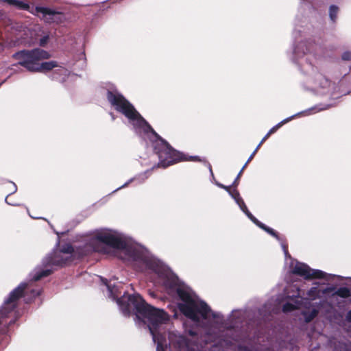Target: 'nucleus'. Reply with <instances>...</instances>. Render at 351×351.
<instances>
[{
	"label": "nucleus",
	"instance_id": "nucleus-1",
	"mask_svg": "<svg viewBox=\"0 0 351 351\" xmlns=\"http://www.w3.org/2000/svg\"><path fill=\"white\" fill-rule=\"evenodd\" d=\"M156 264L154 269H147L158 276L162 280L164 289L168 295L178 300L177 308L182 315L194 322L205 319L208 314L213 319L223 320L226 326L221 341L228 346L234 342H240L250 337L252 332H256L262 321L269 320L272 313H278L280 310L282 296L276 299L273 297L267 300L263 306L245 307L243 309H233L226 319L220 312L213 311L203 300L199 298L192 289L181 280L170 267L165 265L160 260L152 257Z\"/></svg>",
	"mask_w": 351,
	"mask_h": 351
},
{
	"label": "nucleus",
	"instance_id": "nucleus-2",
	"mask_svg": "<svg viewBox=\"0 0 351 351\" xmlns=\"http://www.w3.org/2000/svg\"><path fill=\"white\" fill-rule=\"evenodd\" d=\"M57 241L52 250L41 260L40 265L29 273V282H38L53 274L56 271L72 265L75 261L95 252L111 254L127 264L138 266L141 269H154L156 264L152 261L144 248L132 243L130 238L122 233L110 229H96L83 245H73L67 242L60 245V237L66 234L69 230L62 232L54 230Z\"/></svg>",
	"mask_w": 351,
	"mask_h": 351
},
{
	"label": "nucleus",
	"instance_id": "nucleus-3",
	"mask_svg": "<svg viewBox=\"0 0 351 351\" xmlns=\"http://www.w3.org/2000/svg\"><path fill=\"white\" fill-rule=\"evenodd\" d=\"M99 87L101 90L106 91V99L111 108L128 119L136 133L141 135L143 132L145 134H147L153 153L158 158V163L155 164L152 168L129 179L123 185L114 189L112 193L126 187L134 181H137L138 184L143 183L148 178L147 174L155 168L166 169L171 165L181 162V160L186 159V154L176 149L166 139L159 135L137 111L134 106L119 91L115 84L110 82H101Z\"/></svg>",
	"mask_w": 351,
	"mask_h": 351
},
{
	"label": "nucleus",
	"instance_id": "nucleus-4",
	"mask_svg": "<svg viewBox=\"0 0 351 351\" xmlns=\"http://www.w3.org/2000/svg\"><path fill=\"white\" fill-rule=\"evenodd\" d=\"M99 279L101 285L106 287L107 297L116 302L123 315H134L139 323L147 325L156 345V351H167L170 348L166 332L161 331L162 326L170 321V315L163 308L148 304L138 293L122 291L123 285L120 282L112 284L102 276Z\"/></svg>",
	"mask_w": 351,
	"mask_h": 351
},
{
	"label": "nucleus",
	"instance_id": "nucleus-5",
	"mask_svg": "<svg viewBox=\"0 0 351 351\" xmlns=\"http://www.w3.org/2000/svg\"><path fill=\"white\" fill-rule=\"evenodd\" d=\"M312 1H302L304 5L298 10L292 33L293 43L290 60L304 73L308 72V68L313 69L311 54L315 49V42L312 35L318 21L319 13Z\"/></svg>",
	"mask_w": 351,
	"mask_h": 351
},
{
	"label": "nucleus",
	"instance_id": "nucleus-6",
	"mask_svg": "<svg viewBox=\"0 0 351 351\" xmlns=\"http://www.w3.org/2000/svg\"><path fill=\"white\" fill-rule=\"evenodd\" d=\"M52 54L38 47L32 49H21L12 55V58L17 61L14 66H21L30 73H40L48 75L52 80L64 84L66 82L70 72L56 60H47Z\"/></svg>",
	"mask_w": 351,
	"mask_h": 351
},
{
	"label": "nucleus",
	"instance_id": "nucleus-7",
	"mask_svg": "<svg viewBox=\"0 0 351 351\" xmlns=\"http://www.w3.org/2000/svg\"><path fill=\"white\" fill-rule=\"evenodd\" d=\"M29 284L28 282H21L10 292L0 306V327L3 326L0 331L2 335H6L10 326L15 324L20 318L21 313L18 311L19 300L23 298L25 303L30 304L41 295V289H29Z\"/></svg>",
	"mask_w": 351,
	"mask_h": 351
},
{
	"label": "nucleus",
	"instance_id": "nucleus-8",
	"mask_svg": "<svg viewBox=\"0 0 351 351\" xmlns=\"http://www.w3.org/2000/svg\"><path fill=\"white\" fill-rule=\"evenodd\" d=\"M32 14L49 25L63 26L72 21L69 10L65 7L53 4L51 0H39L33 8Z\"/></svg>",
	"mask_w": 351,
	"mask_h": 351
},
{
	"label": "nucleus",
	"instance_id": "nucleus-9",
	"mask_svg": "<svg viewBox=\"0 0 351 351\" xmlns=\"http://www.w3.org/2000/svg\"><path fill=\"white\" fill-rule=\"evenodd\" d=\"M291 272L296 276L303 278L304 280H309L312 279L323 280L324 281L332 280L335 278L343 279L344 278L339 275L328 274L318 269H312L306 263L298 261L292 260L290 264Z\"/></svg>",
	"mask_w": 351,
	"mask_h": 351
},
{
	"label": "nucleus",
	"instance_id": "nucleus-10",
	"mask_svg": "<svg viewBox=\"0 0 351 351\" xmlns=\"http://www.w3.org/2000/svg\"><path fill=\"white\" fill-rule=\"evenodd\" d=\"M166 334L169 346H173L175 349L179 351H193L192 346L195 345V342L186 335L176 330H168Z\"/></svg>",
	"mask_w": 351,
	"mask_h": 351
},
{
	"label": "nucleus",
	"instance_id": "nucleus-11",
	"mask_svg": "<svg viewBox=\"0 0 351 351\" xmlns=\"http://www.w3.org/2000/svg\"><path fill=\"white\" fill-rule=\"evenodd\" d=\"M331 106L330 104H319V105H315L313 107H311L305 110H302L301 112H298L295 113V114H293L289 117H287L278 123L276 125L273 126L265 135V136L262 138V142H264L266 139L269 138V136L275 133L281 126H282L284 124L288 123L289 121L292 120L295 117L302 115V114H311L315 112H317L322 110H327Z\"/></svg>",
	"mask_w": 351,
	"mask_h": 351
},
{
	"label": "nucleus",
	"instance_id": "nucleus-12",
	"mask_svg": "<svg viewBox=\"0 0 351 351\" xmlns=\"http://www.w3.org/2000/svg\"><path fill=\"white\" fill-rule=\"evenodd\" d=\"M331 106L330 104H319V105H315L313 107H311L305 110H302L301 112H298L295 113V114H293L289 117H287L278 123L276 125L273 126L265 135V136L262 138V142H264L266 139L269 138V136L275 133L281 126H282L284 124L288 123L289 121L292 120L295 117L302 115V114H311L315 112H317L322 110H327Z\"/></svg>",
	"mask_w": 351,
	"mask_h": 351
},
{
	"label": "nucleus",
	"instance_id": "nucleus-13",
	"mask_svg": "<svg viewBox=\"0 0 351 351\" xmlns=\"http://www.w3.org/2000/svg\"><path fill=\"white\" fill-rule=\"evenodd\" d=\"M315 84L320 89V94L330 93L334 95L338 86L322 73H317L315 77Z\"/></svg>",
	"mask_w": 351,
	"mask_h": 351
},
{
	"label": "nucleus",
	"instance_id": "nucleus-14",
	"mask_svg": "<svg viewBox=\"0 0 351 351\" xmlns=\"http://www.w3.org/2000/svg\"><path fill=\"white\" fill-rule=\"evenodd\" d=\"M315 286L310 288V289L307 291V298H301V301L303 300H309L308 303H310V301L314 300L317 298H319L321 297H327L328 296V290H326V287L324 283H321L319 282H315L313 283Z\"/></svg>",
	"mask_w": 351,
	"mask_h": 351
},
{
	"label": "nucleus",
	"instance_id": "nucleus-15",
	"mask_svg": "<svg viewBox=\"0 0 351 351\" xmlns=\"http://www.w3.org/2000/svg\"><path fill=\"white\" fill-rule=\"evenodd\" d=\"M328 296H337L344 300H351V289L346 286L337 287L334 285H327Z\"/></svg>",
	"mask_w": 351,
	"mask_h": 351
},
{
	"label": "nucleus",
	"instance_id": "nucleus-16",
	"mask_svg": "<svg viewBox=\"0 0 351 351\" xmlns=\"http://www.w3.org/2000/svg\"><path fill=\"white\" fill-rule=\"evenodd\" d=\"M297 291H298L296 294H293L291 295H287L286 296L287 298H289L292 302L287 301L283 304L282 310L284 313L291 312L300 306V301L298 300V298H300V289L298 288Z\"/></svg>",
	"mask_w": 351,
	"mask_h": 351
},
{
	"label": "nucleus",
	"instance_id": "nucleus-17",
	"mask_svg": "<svg viewBox=\"0 0 351 351\" xmlns=\"http://www.w3.org/2000/svg\"><path fill=\"white\" fill-rule=\"evenodd\" d=\"M9 5L16 8L26 10L32 13L35 5L31 4L26 0H3Z\"/></svg>",
	"mask_w": 351,
	"mask_h": 351
},
{
	"label": "nucleus",
	"instance_id": "nucleus-18",
	"mask_svg": "<svg viewBox=\"0 0 351 351\" xmlns=\"http://www.w3.org/2000/svg\"><path fill=\"white\" fill-rule=\"evenodd\" d=\"M56 32H48L47 33L43 32V35L38 39V48L43 49L47 47L50 43L51 40L55 37Z\"/></svg>",
	"mask_w": 351,
	"mask_h": 351
},
{
	"label": "nucleus",
	"instance_id": "nucleus-19",
	"mask_svg": "<svg viewBox=\"0 0 351 351\" xmlns=\"http://www.w3.org/2000/svg\"><path fill=\"white\" fill-rule=\"evenodd\" d=\"M279 346L282 348H287L293 350L296 348V341L290 335H286L283 339H281L279 342Z\"/></svg>",
	"mask_w": 351,
	"mask_h": 351
},
{
	"label": "nucleus",
	"instance_id": "nucleus-20",
	"mask_svg": "<svg viewBox=\"0 0 351 351\" xmlns=\"http://www.w3.org/2000/svg\"><path fill=\"white\" fill-rule=\"evenodd\" d=\"M339 12V7L336 4H331L328 8V17L330 23L331 25H335L337 19L338 14Z\"/></svg>",
	"mask_w": 351,
	"mask_h": 351
},
{
	"label": "nucleus",
	"instance_id": "nucleus-21",
	"mask_svg": "<svg viewBox=\"0 0 351 351\" xmlns=\"http://www.w3.org/2000/svg\"><path fill=\"white\" fill-rule=\"evenodd\" d=\"M258 227L259 228H261V230H264L265 232H267L270 236L275 238L279 242L282 241V238H281L280 234L276 230L273 229L272 228L267 226L266 224H265L263 222H261L260 224L258 226Z\"/></svg>",
	"mask_w": 351,
	"mask_h": 351
},
{
	"label": "nucleus",
	"instance_id": "nucleus-22",
	"mask_svg": "<svg viewBox=\"0 0 351 351\" xmlns=\"http://www.w3.org/2000/svg\"><path fill=\"white\" fill-rule=\"evenodd\" d=\"M255 156V152H253L251 155L249 156L248 159L247 160L246 162L244 164V165L242 167L241 169L237 174L236 178L233 181V182L231 184V186H233V188H237L239 183V178L241 176L243 170L247 167V164L253 159L254 156Z\"/></svg>",
	"mask_w": 351,
	"mask_h": 351
},
{
	"label": "nucleus",
	"instance_id": "nucleus-23",
	"mask_svg": "<svg viewBox=\"0 0 351 351\" xmlns=\"http://www.w3.org/2000/svg\"><path fill=\"white\" fill-rule=\"evenodd\" d=\"M317 311L315 308H308L303 310L301 313L304 320L306 322H310L316 315Z\"/></svg>",
	"mask_w": 351,
	"mask_h": 351
},
{
	"label": "nucleus",
	"instance_id": "nucleus-24",
	"mask_svg": "<svg viewBox=\"0 0 351 351\" xmlns=\"http://www.w3.org/2000/svg\"><path fill=\"white\" fill-rule=\"evenodd\" d=\"M184 332L185 335H187L191 337H195L198 339L199 337V330L193 326H190L189 327L186 326V324L184 323Z\"/></svg>",
	"mask_w": 351,
	"mask_h": 351
},
{
	"label": "nucleus",
	"instance_id": "nucleus-25",
	"mask_svg": "<svg viewBox=\"0 0 351 351\" xmlns=\"http://www.w3.org/2000/svg\"><path fill=\"white\" fill-rule=\"evenodd\" d=\"M237 351H257V349L255 346L251 343H239L237 345Z\"/></svg>",
	"mask_w": 351,
	"mask_h": 351
},
{
	"label": "nucleus",
	"instance_id": "nucleus-26",
	"mask_svg": "<svg viewBox=\"0 0 351 351\" xmlns=\"http://www.w3.org/2000/svg\"><path fill=\"white\" fill-rule=\"evenodd\" d=\"M181 161H195V162H206V160L205 158H201L199 156H186V159L181 160Z\"/></svg>",
	"mask_w": 351,
	"mask_h": 351
},
{
	"label": "nucleus",
	"instance_id": "nucleus-27",
	"mask_svg": "<svg viewBox=\"0 0 351 351\" xmlns=\"http://www.w3.org/2000/svg\"><path fill=\"white\" fill-rule=\"evenodd\" d=\"M235 202L244 213L248 210V208L242 197H237V199H235Z\"/></svg>",
	"mask_w": 351,
	"mask_h": 351
},
{
	"label": "nucleus",
	"instance_id": "nucleus-28",
	"mask_svg": "<svg viewBox=\"0 0 351 351\" xmlns=\"http://www.w3.org/2000/svg\"><path fill=\"white\" fill-rule=\"evenodd\" d=\"M245 215L253 223H254L257 226L261 222L257 218H256L249 210L245 213Z\"/></svg>",
	"mask_w": 351,
	"mask_h": 351
},
{
	"label": "nucleus",
	"instance_id": "nucleus-29",
	"mask_svg": "<svg viewBox=\"0 0 351 351\" xmlns=\"http://www.w3.org/2000/svg\"><path fill=\"white\" fill-rule=\"evenodd\" d=\"M227 192L234 201L235 199H237V197H241L239 192L236 189V188H234L233 191L230 189Z\"/></svg>",
	"mask_w": 351,
	"mask_h": 351
},
{
	"label": "nucleus",
	"instance_id": "nucleus-30",
	"mask_svg": "<svg viewBox=\"0 0 351 351\" xmlns=\"http://www.w3.org/2000/svg\"><path fill=\"white\" fill-rule=\"evenodd\" d=\"M280 245H281L282 249L283 250L285 258H289L292 261L293 258H291V255L289 253L287 245L285 244L282 241L280 242Z\"/></svg>",
	"mask_w": 351,
	"mask_h": 351
},
{
	"label": "nucleus",
	"instance_id": "nucleus-31",
	"mask_svg": "<svg viewBox=\"0 0 351 351\" xmlns=\"http://www.w3.org/2000/svg\"><path fill=\"white\" fill-rule=\"evenodd\" d=\"M341 60L344 61H350L351 60V51H345L341 54Z\"/></svg>",
	"mask_w": 351,
	"mask_h": 351
},
{
	"label": "nucleus",
	"instance_id": "nucleus-32",
	"mask_svg": "<svg viewBox=\"0 0 351 351\" xmlns=\"http://www.w3.org/2000/svg\"><path fill=\"white\" fill-rule=\"evenodd\" d=\"M215 184L216 186H217L219 188H220V189H224V190H225V191H228V190H230V187H233V186H231V184H230V185H229V186H226V185H224V184H221V183L219 182L218 181H215Z\"/></svg>",
	"mask_w": 351,
	"mask_h": 351
},
{
	"label": "nucleus",
	"instance_id": "nucleus-33",
	"mask_svg": "<svg viewBox=\"0 0 351 351\" xmlns=\"http://www.w3.org/2000/svg\"><path fill=\"white\" fill-rule=\"evenodd\" d=\"M10 182L12 184V187L13 188H12V191L8 194V195H12V194L15 193L17 191V186H16V184L14 182H12V181H10Z\"/></svg>",
	"mask_w": 351,
	"mask_h": 351
},
{
	"label": "nucleus",
	"instance_id": "nucleus-34",
	"mask_svg": "<svg viewBox=\"0 0 351 351\" xmlns=\"http://www.w3.org/2000/svg\"><path fill=\"white\" fill-rule=\"evenodd\" d=\"M208 168V170H209V172H210V177H213V169H212V167H211V165L206 160V162L204 163Z\"/></svg>",
	"mask_w": 351,
	"mask_h": 351
},
{
	"label": "nucleus",
	"instance_id": "nucleus-35",
	"mask_svg": "<svg viewBox=\"0 0 351 351\" xmlns=\"http://www.w3.org/2000/svg\"><path fill=\"white\" fill-rule=\"evenodd\" d=\"M346 319L347 321L351 322V309L347 312Z\"/></svg>",
	"mask_w": 351,
	"mask_h": 351
},
{
	"label": "nucleus",
	"instance_id": "nucleus-36",
	"mask_svg": "<svg viewBox=\"0 0 351 351\" xmlns=\"http://www.w3.org/2000/svg\"><path fill=\"white\" fill-rule=\"evenodd\" d=\"M8 196H9V195H8L5 197V202L6 204H8V205L14 206H19V204H14V203H12V202H9L8 201Z\"/></svg>",
	"mask_w": 351,
	"mask_h": 351
},
{
	"label": "nucleus",
	"instance_id": "nucleus-37",
	"mask_svg": "<svg viewBox=\"0 0 351 351\" xmlns=\"http://www.w3.org/2000/svg\"><path fill=\"white\" fill-rule=\"evenodd\" d=\"M263 142H262V140L261 141V142L258 143V145L256 146V147L255 148V149L254 150V152H255V154L257 152V151L258 150V149L260 148L261 146H263Z\"/></svg>",
	"mask_w": 351,
	"mask_h": 351
},
{
	"label": "nucleus",
	"instance_id": "nucleus-38",
	"mask_svg": "<svg viewBox=\"0 0 351 351\" xmlns=\"http://www.w3.org/2000/svg\"><path fill=\"white\" fill-rule=\"evenodd\" d=\"M109 114L110 115L112 120L114 121L116 117H115L114 113L113 112H110Z\"/></svg>",
	"mask_w": 351,
	"mask_h": 351
},
{
	"label": "nucleus",
	"instance_id": "nucleus-39",
	"mask_svg": "<svg viewBox=\"0 0 351 351\" xmlns=\"http://www.w3.org/2000/svg\"><path fill=\"white\" fill-rule=\"evenodd\" d=\"M149 295L150 296H152V298H156V293L154 291H150L149 292Z\"/></svg>",
	"mask_w": 351,
	"mask_h": 351
},
{
	"label": "nucleus",
	"instance_id": "nucleus-40",
	"mask_svg": "<svg viewBox=\"0 0 351 351\" xmlns=\"http://www.w3.org/2000/svg\"><path fill=\"white\" fill-rule=\"evenodd\" d=\"M211 178V181L213 182H213L215 183V181H217L215 178V176L213 175V177H210Z\"/></svg>",
	"mask_w": 351,
	"mask_h": 351
},
{
	"label": "nucleus",
	"instance_id": "nucleus-41",
	"mask_svg": "<svg viewBox=\"0 0 351 351\" xmlns=\"http://www.w3.org/2000/svg\"><path fill=\"white\" fill-rule=\"evenodd\" d=\"M351 93V90H348V92L343 93V95H349L350 93Z\"/></svg>",
	"mask_w": 351,
	"mask_h": 351
},
{
	"label": "nucleus",
	"instance_id": "nucleus-42",
	"mask_svg": "<svg viewBox=\"0 0 351 351\" xmlns=\"http://www.w3.org/2000/svg\"><path fill=\"white\" fill-rule=\"evenodd\" d=\"M6 80H7V79H5L3 81H1L0 83L3 85L6 82Z\"/></svg>",
	"mask_w": 351,
	"mask_h": 351
},
{
	"label": "nucleus",
	"instance_id": "nucleus-43",
	"mask_svg": "<svg viewBox=\"0 0 351 351\" xmlns=\"http://www.w3.org/2000/svg\"><path fill=\"white\" fill-rule=\"evenodd\" d=\"M29 216L31 217V218H33V219H41L42 218V217H34L30 215H29Z\"/></svg>",
	"mask_w": 351,
	"mask_h": 351
},
{
	"label": "nucleus",
	"instance_id": "nucleus-44",
	"mask_svg": "<svg viewBox=\"0 0 351 351\" xmlns=\"http://www.w3.org/2000/svg\"><path fill=\"white\" fill-rule=\"evenodd\" d=\"M32 1L36 3L39 0H32Z\"/></svg>",
	"mask_w": 351,
	"mask_h": 351
},
{
	"label": "nucleus",
	"instance_id": "nucleus-45",
	"mask_svg": "<svg viewBox=\"0 0 351 351\" xmlns=\"http://www.w3.org/2000/svg\"><path fill=\"white\" fill-rule=\"evenodd\" d=\"M347 74H348V73H345V74L343 75V76L342 77V78H343L345 76H346V75H347Z\"/></svg>",
	"mask_w": 351,
	"mask_h": 351
},
{
	"label": "nucleus",
	"instance_id": "nucleus-46",
	"mask_svg": "<svg viewBox=\"0 0 351 351\" xmlns=\"http://www.w3.org/2000/svg\"><path fill=\"white\" fill-rule=\"evenodd\" d=\"M347 279H349L350 280H351V278L350 277H348Z\"/></svg>",
	"mask_w": 351,
	"mask_h": 351
}]
</instances>
